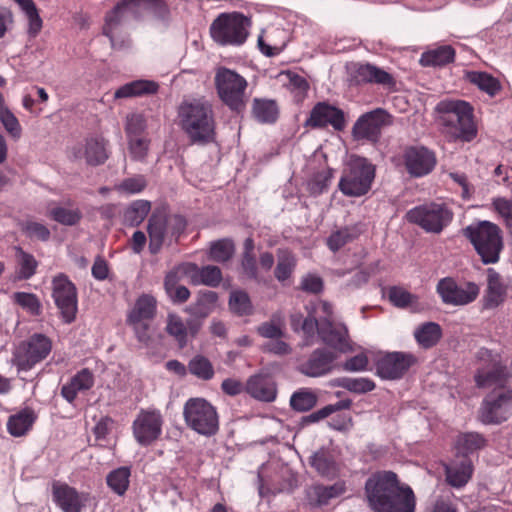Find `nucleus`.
<instances>
[{"instance_id":"052dcab7","label":"nucleus","mask_w":512,"mask_h":512,"mask_svg":"<svg viewBox=\"0 0 512 512\" xmlns=\"http://www.w3.org/2000/svg\"><path fill=\"white\" fill-rule=\"evenodd\" d=\"M127 139L128 149L131 154V157L136 161L145 160L148 154L150 140L146 136L133 137Z\"/></svg>"},{"instance_id":"c85d7f7f","label":"nucleus","mask_w":512,"mask_h":512,"mask_svg":"<svg viewBox=\"0 0 512 512\" xmlns=\"http://www.w3.org/2000/svg\"><path fill=\"white\" fill-rule=\"evenodd\" d=\"M245 391L253 398L271 402L276 397V388L274 383L264 375L251 376L245 385Z\"/></svg>"},{"instance_id":"6e6552de","label":"nucleus","mask_w":512,"mask_h":512,"mask_svg":"<svg viewBox=\"0 0 512 512\" xmlns=\"http://www.w3.org/2000/svg\"><path fill=\"white\" fill-rule=\"evenodd\" d=\"M186 220L181 215L154 213L148 222L149 250L152 254L160 252L164 243L177 241L186 229Z\"/></svg>"},{"instance_id":"bf43d9fd","label":"nucleus","mask_w":512,"mask_h":512,"mask_svg":"<svg viewBox=\"0 0 512 512\" xmlns=\"http://www.w3.org/2000/svg\"><path fill=\"white\" fill-rule=\"evenodd\" d=\"M332 170L324 169L315 173L308 182V190L313 195H319L327 190L332 179Z\"/></svg>"},{"instance_id":"9d476101","label":"nucleus","mask_w":512,"mask_h":512,"mask_svg":"<svg viewBox=\"0 0 512 512\" xmlns=\"http://www.w3.org/2000/svg\"><path fill=\"white\" fill-rule=\"evenodd\" d=\"M157 312V301L149 294L140 295L127 311L126 324L132 329L137 340L148 344L152 335V322Z\"/></svg>"},{"instance_id":"49530a36","label":"nucleus","mask_w":512,"mask_h":512,"mask_svg":"<svg viewBox=\"0 0 512 512\" xmlns=\"http://www.w3.org/2000/svg\"><path fill=\"white\" fill-rule=\"evenodd\" d=\"M130 475V468L119 467L107 475V485L116 494L123 495L129 487Z\"/></svg>"},{"instance_id":"864d4df0","label":"nucleus","mask_w":512,"mask_h":512,"mask_svg":"<svg viewBox=\"0 0 512 512\" xmlns=\"http://www.w3.org/2000/svg\"><path fill=\"white\" fill-rule=\"evenodd\" d=\"M235 246L230 239H221L211 243L210 258L216 262H226L233 256Z\"/></svg>"},{"instance_id":"e2e57ef3","label":"nucleus","mask_w":512,"mask_h":512,"mask_svg":"<svg viewBox=\"0 0 512 512\" xmlns=\"http://www.w3.org/2000/svg\"><path fill=\"white\" fill-rule=\"evenodd\" d=\"M147 186V181L143 175H135L124 179L118 186L117 190L126 194H137L142 192Z\"/></svg>"},{"instance_id":"aec40b11","label":"nucleus","mask_w":512,"mask_h":512,"mask_svg":"<svg viewBox=\"0 0 512 512\" xmlns=\"http://www.w3.org/2000/svg\"><path fill=\"white\" fill-rule=\"evenodd\" d=\"M375 360L376 374L385 380H396L401 378L412 365L413 359L410 354H378Z\"/></svg>"},{"instance_id":"c03bdc74","label":"nucleus","mask_w":512,"mask_h":512,"mask_svg":"<svg viewBox=\"0 0 512 512\" xmlns=\"http://www.w3.org/2000/svg\"><path fill=\"white\" fill-rule=\"evenodd\" d=\"M50 217L66 226L77 225L82 219V212L77 207L56 206L49 211Z\"/></svg>"},{"instance_id":"412c9836","label":"nucleus","mask_w":512,"mask_h":512,"mask_svg":"<svg viewBox=\"0 0 512 512\" xmlns=\"http://www.w3.org/2000/svg\"><path fill=\"white\" fill-rule=\"evenodd\" d=\"M52 496L63 512H81L89 500V494L78 492L75 488L59 482L53 483Z\"/></svg>"},{"instance_id":"69168bd1","label":"nucleus","mask_w":512,"mask_h":512,"mask_svg":"<svg viewBox=\"0 0 512 512\" xmlns=\"http://www.w3.org/2000/svg\"><path fill=\"white\" fill-rule=\"evenodd\" d=\"M0 122L11 137L14 139L20 138L22 133L21 125L16 116L7 108L0 111Z\"/></svg>"},{"instance_id":"393cba45","label":"nucleus","mask_w":512,"mask_h":512,"mask_svg":"<svg viewBox=\"0 0 512 512\" xmlns=\"http://www.w3.org/2000/svg\"><path fill=\"white\" fill-rule=\"evenodd\" d=\"M73 154L76 159H84L89 165H101L109 157L108 141L101 136L87 138L83 145L73 149Z\"/></svg>"},{"instance_id":"2eb2a0df","label":"nucleus","mask_w":512,"mask_h":512,"mask_svg":"<svg viewBox=\"0 0 512 512\" xmlns=\"http://www.w3.org/2000/svg\"><path fill=\"white\" fill-rule=\"evenodd\" d=\"M512 416V390L494 391L487 395L480 408V418L485 424H499Z\"/></svg>"},{"instance_id":"603ef678","label":"nucleus","mask_w":512,"mask_h":512,"mask_svg":"<svg viewBox=\"0 0 512 512\" xmlns=\"http://www.w3.org/2000/svg\"><path fill=\"white\" fill-rule=\"evenodd\" d=\"M188 369L192 375L202 380H210L214 376L211 362L200 354L190 360Z\"/></svg>"},{"instance_id":"bb28decb","label":"nucleus","mask_w":512,"mask_h":512,"mask_svg":"<svg viewBox=\"0 0 512 512\" xmlns=\"http://www.w3.org/2000/svg\"><path fill=\"white\" fill-rule=\"evenodd\" d=\"M346 492L344 481L335 482L332 485L325 486L316 484L307 490V500L314 507L327 505L330 500L340 497Z\"/></svg>"},{"instance_id":"6e6d98bb","label":"nucleus","mask_w":512,"mask_h":512,"mask_svg":"<svg viewBox=\"0 0 512 512\" xmlns=\"http://www.w3.org/2000/svg\"><path fill=\"white\" fill-rule=\"evenodd\" d=\"M18 265L19 270L17 273V278L20 280H26L31 278L37 268V261L35 260L34 256L31 254H28L24 252L22 249H18Z\"/></svg>"},{"instance_id":"20e7f679","label":"nucleus","mask_w":512,"mask_h":512,"mask_svg":"<svg viewBox=\"0 0 512 512\" xmlns=\"http://www.w3.org/2000/svg\"><path fill=\"white\" fill-rule=\"evenodd\" d=\"M479 255L483 264H495L504 248L500 227L490 221H475L461 231Z\"/></svg>"},{"instance_id":"ddd939ff","label":"nucleus","mask_w":512,"mask_h":512,"mask_svg":"<svg viewBox=\"0 0 512 512\" xmlns=\"http://www.w3.org/2000/svg\"><path fill=\"white\" fill-rule=\"evenodd\" d=\"M52 298L59 310L62 321L70 324L75 321L78 312V292L74 283L60 273L52 279Z\"/></svg>"},{"instance_id":"0e129e2a","label":"nucleus","mask_w":512,"mask_h":512,"mask_svg":"<svg viewBox=\"0 0 512 512\" xmlns=\"http://www.w3.org/2000/svg\"><path fill=\"white\" fill-rule=\"evenodd\" d=\"M24 352H50L51 340L43 334H34L24 343Z\"/></svg>"},{"instance_id":"f3484780","label":"nucleus","mask_w":512,"mask_h":512,"mask_svg":"<svg viewBox=\"0 0 512 512\" xmlns=\"http://www.w3.org/2000/svg\"><path fill=\"white\" fill-rule=\"evenodd\" d=\"M304 125L312 129L332 126L334 130L342 131L346 125L345 114L343 110L328 102H318L312 108Z\"/></svg>"},{"instance_id":"f8f14e48","label":"nucleus","mask_w":512,"mask_h":512,"mask_svg":"<svg viewBox=\"0 0 512 512\" xmlns=\"http://www.w3.org/2000/svg\"><path fill=\"white\" fill-rule=\"evenodd\" d=\"M187 425L202 435H213L218 430V415L215 408L203 398H191L184 405Z\"/></svg>"},{"instance_id":"7ed1b4c3","label":"nucleus","mask_w":512,"mask_h":512,"mask_svg":"<svg viewBox=\"0 0 512 512\" xmlns=\"http://www.w3.org/2000/svg\"><path fill=\"white\" fill-rule=\"evenodd\" d=\"M163 7L162 0H122L106 13L102 33L109 38L113 48L121 49L128 44L122 33L123 26L130 19H137L147 11H160Z\"/></svg>"},{"instance_id":"f704fd0d","label":"nucleus","mask_w":512,"mask_h":512,"mask_svg":"<svg viewBox=\"0 0 512 512\" xmlns=\"http://www.w3.org/2000/svg\"><path fill=\"white\" fill-rule=\"evenodd\" d=\"M456 51L451 45H441L422 53L420 64L424 67H442L452 63Z\"/></svg>"},{"instance_id":"7c9ffc66","label":"nucleus","mask_w":512,"mask_h":512,"mask_svg":"<svg viewBox=\"0 0 512 512\" xmlns=\"http://www.w3.org/2000/svg\"><path fill=\"white\" fill-rule=\"evenodd\" d=\"M187 272H191L190 281L193 285L216 287L222 280L221 270L217 266L208 265L199 268L195 264H187Z\"/></svg>"},{"instance_id":"f257e3e1","label":"nucleus","mask_w":512,"mask_h":512,"mask_svg":"<svg viewBox=\"0 0 512 512\" xmlns=\"http://www.w3.org/2000/svg\"><path fill=\"white\" fill-rule=\"evenodd\" d=\"M365 494L373 512H415L413 490L392 471L373 473L365 483Z\"/></svg>"},{"instance_id":"4c0bfd02","label":"nucleus","mask_w":512,"mask_h":512,"mask_svg":"<svg viewBox=\"0 0 512 512\" xmlns=\"http://www.w3.org/2000/svg\"><path fill=\"white\" fill-rule=\"evenodd\" d=\"M36 419L35 412L30 408H25L9 417L7 430L14 437H21L32 428Z\"/></svg>"},{"instance_id":"9b49d317","label":"nucleus","mask_w":512,"mask_h":512,"mask_svg":"<svg viewBox=\"0 0 512 512\" xmlns=\"http://www.w3.org/2000/svg\"><path fill=\"white\" fill-rule=\"evenodd\" d=\"M406 218L426 232L439 234L452 221L453 212L444 204L432 202L410 209Z\"/></svg>"},{"instance_id":"a211bd4d","label":"nucleus","mask_w":512,"mask_h":512,"mask_svg":"<svg viewBox=\"0 0 512 512\" xmlns=\"http://www.w3.org/2000/svg\"><path fill=\"white\" fill-rule=\"evenodd\" d=\"M163 418L155 409L141 410L133 422V435L141 445H149L162 432Z\"/></svg>"},{"instance_id":"cd10ccee","label":"nucleus","mask_w":512,"mask_h":512,"mask_svg":"<svg viewBox=\"0 0 512 512\" xmlns=\"http://www.w3.org/2000/svg\"><path fill=\"white\" fill-rule=\"evenodd\" d=\"M507 288L498 272L493 268L487 269V288L483 297V308L498 307L505 299Z\"/></svg>"},{"instance_id":"338daca9","label":"nucleus","mask_w":512,"mask_h":512,"mask_svg":"<svg viewBox=\"0 0 512 512\" xmlns=\"http://www.w3.org/2000/svg\"><path fill=\"white\" fill-rule=\"evenodd\" d=\"M282 327V321L279 318L276 319L273 317L270 321L264 322L258 326L257 332L262 337L279 340L283 335Z\"/></svg>"},{"instance_id":"a878e982","label":"nucleus","mask_w":512,"mask_h":512,"mask_svg":"<svg viewBox=\"0 0 512 512\" xmlns=\"http://www.w3.org/2000/svg\"><path fill=\"white\" fill-rule=\"evenodd\" d=\"M200 328V323L196 320H189L185 324L182 318L174 313L167 316L166 332L175 339L179 348H184L188 341V336H194Z\"/></svg>"},{"instance_id":"39448f33","label":"nucleus","mask_w":512,"mask_h":512,"mask_svg":"<svg viewBox=\"0 0 512 512\" xmlns=\"http://www.w3.org/2000/svg\"><path fill=\"white\" fill-rule=\"evenodd\" d=\"M437 110L444 132L454 139L471 141L477 134L473 119V107L462 100H443Z\"/></svg>"},{"instance_id":"79ce46f5","label":"nucleus","mask_w":512,"mask_h":512,"mask_svg":"<svg viewBox=\"0 0 512 512\" xmlns=\"http://www.w3.org/2000/svg\"><path fill=\"white\" fill-rule=\"evenodd\" d=\"M414 337L422 348L429 349L441 339L442 329L435 322H425L415 329Z\"/></svg>"},{"instance_id":"4d7b16f0","label":"nucleus","mask_w":512,"mask_h":512,"mask_svg":"<svg viewBox=\"0 0 512 512\" xmlns=\"http://www.w3.org/2000/svg\"><path fill=\"white\" fill-rule=\"evenodd\" d=\"M229 307L232 312L238 315H248L252 311V305L248 294L237 290L230 294Z\"/></svg>"},{"instance_id":"37998d69","label":"nucleus","mask_w":512,"mask_h":512,"mask_svg":"<svg viewBox=\"0 0 512 512\" xmlns=\"http://www.w3.org/2000/svg\"><path fill=\"white\" fill-rule=\"evenodd\" d=\"M466 78L491 97H494L501 90L499 80L486 72L470 71L467 72Z\"/></svg>"},{"instance_id":"a18cd8bd","label":"nucleus","mask_w":512,"mask_h":512,"mask_svg":"<svg viewBox=\"0 0 512 512\" xmlns=\"http://www.w3.org/2000/svg\"><path fill=\"white\" fill-rule=\"evenodd\" d=\"M310 463L316 471L324 477H335L338 473V465L325 451L316 452L311 457Z\"/></svg>"},{"instance_id":"dca6fc26","label":"nucleus","mask_w":512,"mask_h":512,"mask_svg":"<svg viewBox=\"0 0 512 512\" xmlns=\"http://www.w3.org/2000/svg\"><path fill=\"white\" fill-rule=\"evenodd\" d=\"M392 116L384 109L377 108L361 115L352 128V134L357 140L377 142L382 129L392 124Z\"/></svg>"},{"instance_id":"ea45409f","label":"nucleus","mask_w":512,"mask_h":512,"mask_svg":"<svg viewBox=\"0 0 512 512\" xmlns=\"http://www.w3.org/2000/svg\"><path fill=\"white\" fill-rule=\"evenodd\" d=\"M296 266L297 258L291 250L287 248L277 250V264L274 270V276L279 282L285 283L286 280L291 278Z\"/></svg>"},{"instance_id":"6ab92c4d","label":"nucleus","mask_w":512,"mask_h":512,"mask_svg":"<svg viewBox=\"0 0 512 512\" xmlns=\"http://www.w3.org/2000/svg\"><path fill=\"white\" fill-rule=\"evenodd\" d=\"M510 376L511 373L507 366L502 365L491 354H486L485 358H481V366L477 369L474 378L477 387L491 388L503 387Z\"/></svg>"},{"instance_id":"13d9d810","label":"nucleus","mask_w":512,"mask_h":512,"mask_svg":"<svg viewBox=\"0 0 512 512\" xmlns=\"http://www.w3.org/2000/svg\"><path fill=\"white\" fill-rule=\"evenodd\" d=\"M146 119L140 113H131L127 115L125 122V132L127 138L144 136L146 130Z\"/></svg>"},{"instance_id":"2f4dec72","label":"nucleus","mask_w":512,"mask_h":512,"mask_svg":"<svg viewBox=\"0 0 512 512\" xmlns=\"http://www.w3.org/2000/svg\"><path fill=\"white\" fill-rule=\"evenodd\" d=\"M159 85L151 80H135L119 87L115 93V99L140 97L157 93Z\"/></svg>"},{"instance_id":"72a5a7b5","label":"nucleus","mask_w":512,"mask_h":512,"mask_svg":"<svg viewBox=\"0 0 512 512\" xmlns=\"http://www.w3.org/2000/svg\"><path fill=\"white\" fill-rule=\"evenodd\" d=\"M94 384L92 373L88 369L78 372L67 384L61 389L62 396L68 401L73 402L79 392L89 390Z\"/></svg>"},{"instance_id":"423d86ee","label":"nucleus","mask_w":512,"mask_h":512,"mask_svg":"<svg viewBox=\"0 0 512 512\" xmlns=\"http://www.w3.org/2000/svg\"><path fill=\"white\" fill-rule=\"evenodd\" d=\"M214 83L217 95L224 105L236 113L245 111L248 102V82L242 75L232 69L219 67L215 73Z\"/></svg>"},{"instance_id":"de8ad7c7","label":"nucleus","mask_w":512,"mask_h":512,"mask_svg":"<svg viewBox=\"0 0 512 512\" xmlns=\"http://www.w3.org/2000/svg\"><path fill=\"white\" fill-rule=\"evenodd\" d=\"M317 399L318 397L313 390L302 388L292 394L290 405L296 411L305 412L317 404Z\"/></svg>"},{"instance_id":"4468645a","label":"nucleus","mask_w":512,"mask_h":512,"mask_svg":"<svg viewBox=\"0 0 512 512\" xmlns=\"http://www.w3.org/2000/svg\"><path fill=\"white\" fill-rule=\"evenodd\" d=\"M436 292L446 305L465 306L474 302L480 293V287L474 282L459 285L452 277L440 279Z\"/></svg>"},{"instance_id":"473e14b6","label":"nucleus","mask_w":512,"mask_h":512,"mask_svg":"<svg viewBox=\"0 0 512 512\" xmlns=\"http://www.w3.org/2000/svg\"><path fill=\"white\" fill-rule=\"evenodd\" d=\"M159 85L151 80H135L119 87L115 93V99L140 97L157 93Z\"/></svg>"},{"instance_id":"5fc2aeb1","label":"nucleus","mask_w":512,"mask_h":512,"mask_svg":"<svg viewBox=\"0 0 512 512\" xmlns=\"http://www.w3.org/2000/svg\"><path fill=\"white\" fill-rule=\"evenodd\" d=\"M12 300L31 315L38 316L41 314V303L33 293L15 292L12 295Z\"/></svg>"},{"instance_id":"f03ea898","label":"nucleus","mask_w":512,"mask_h":512,"mask_svg":"<svg viewBox=\"0 0 512 512\" xmlns=\"http://www.w3.org/2000/svg\"><path fill=\"white\" fill-rule=\"evenodd\" d=\"M178 127L192 144L206 145L215 140L216 120L212 103L204 97L185 98L177 107Z\"/></svg>"},{"instance_id":"c756f323","label":"nucleus","mask_w":512,"mask_h":512,"mask_svg":"<svg viewBox=\"0 0 512 512\" xmlns=\"http://www.w3.org/2000/svg\"><path fill=\"white\" fill-rule=\"evenodd\" d=\"M472 473V463L467 458H462L458 462L445 466L446 481L455 488L465 486L470 480Z\"/></svg>"},{"instance_id":"c9c22d12","label":"nucleus","mask_w":512,"mask_h":512,"mask_svg":"<svg viewBox=\"0 0 512 512\" xmlns=\"http://www.w3.org/2000/svg\"><path fill=\"white\" fill-rule=\"evenodd\" d=\"M336 354H313L305 363L300 365V371L311 377L324 375L332 370Z\"/></svg>"},{"instance_id":"3c124183","label":"nucleus","mask_w":512,"mask_h":512,"mask_svg":"<svg viewBox=\"0 0 512 512\" xmlns=\"http://www.w3.org/2000/svg\"><path fill=\"white\" fill-rule=\"evenodd\" d=\"M485 445L484 438L478 433H464L458 436L456 449L461 454L472 453Z\"/></svg>"},{"instance_id":"0eeeda50","label":"nucleus","mask_w":512,"mask_h":512,"mask_svg":"<svg viewBox=\"0 0 512 512\" xmlns=\"http://www.w3.org/2000/svg\"><path fill=\"white\" fill-rule=\"evenodd\" d=\"M375 179V166L366 158L351 156L338 183L339 190L348 197L366 195Z\"/></svg>"},{"instance_id":"b1692460","label":"nucleus","mask_w":512,"mask_h":512,"mask_svg":"<svg viewBox=\"0 0 512 512\" xmlns=\"http://www.w3.org/2000/svg\"><path fill=\"white\" fill-rule=\"evenodd\" d=\"M319 337L326 345L337 352H350L354 349L348 335V329L341 323L321 322Z\"/></svg>"},{"instance_id":"8fccbe9b","label":"nucleus","mask_w":512,"mask_h":512,"mask_svg":"<svg viewBox=\"0 0 512 512\" xmlns=\"http://www.w3.org/2000/svg\"><path fill=\"white\" fill-rule=\"evenodd\" d=\"M337 386L356 394H364L370 392L376 387L375 382L366 377H344L337 380Z\"/></svg>"},{"instance_id":"4be33fe9","label":"nucleus","mask_w":512,"mask_h":512,"mask_svg":"<svg viewBox=\"0 0 512 512\" xmlns=\"http://www.w3.org/2000/svg\"><path fill=\"white\" fill-rule=\"evenodd\" d=\"M351 78L357 84H377L386 88H394V77L384 69L370 64L357 63L351 67Z\"/></svg>"},{"instance_id":"58836bf2","label":"nucleus","mask_w":512,"mask_h":512,"mask_svg":"<svg viewBox=\"0 0 512 512\" xmlns=\"http://www.w3.org/2000/svg\"><path fill=\"white\" fill-rule=\"evenodd\" d=\"M252 115L260 123H274L279 115L278 105L272 99L254 98L252 102Z\"/></svg>"},{"instance_id":"09e8293b","label":"nucleus","mask_w":512,"mask_h":512,"mask_svg":"<svg viewBox=\"0 0 512 512\" xmlns=\"http://www.w3.org/2000/svg\"><path fill=\"white\" fill-rule=\"evenodd\" d=\"M282 76L286 78L287 82L285 85L293 94L294 99L297 102L302 101L309 90V83L307 80L303 76L292 71L283 72Z\"/></svg>"},{"instance_id":"774afa93","label":"nucleus","mask_w":512,"mask_h":512,"mask_svg":"<svg viewBox=\"0 0 512 512\" xmlns=\"http://www.w3.org/2000/svg\"><path fill=\"white\" fill-rule=\"evenodd\" d=\"M494 210L503 218L508 229L512 230V202L504 197L492 200Z\"/></svg>"},{"instance_id":"1a4fd4ad","label":"nucleus","mask_w":512,"mask_h":512,"mask_svg":"<svg viewBox=\"0 0 512 512\" xmlns=\"http://www.w3.org/2000/svg\"><path fill=\"white\" fill-rule=\"evenodd\" d=\"M249 25V19L241 13H222L212 22L210 34L220 45L238 46L246 41Z\"/></svg>"},{"instance_id":"680f3d73","label":"nucleus","mask_w":512,"mask_h":512,"mask_svg":"<svg viewBox=\"0 0 512 512\" xmlns=\"http://www.w3.org/2000/svg\"><path fill=\"white\" fill-rule=\"evenodd\" d=\"M151 204L146 200H137L131 204L126 212V217L132 224H140L148 215Z\"/></svg>"},{"instance_id":"a19ab883","label":"nucleus","mask_w":512,"mask_h":512,"mask_svg":"<svg viewBox=\"0 0 512 512\" xmlns=\"http://www.w3.org/2000/svg\"><path fill=\"white\" fill-rule=\"evenodd\" d=\"M361 232L358 225L342 227L331 233L327 238L326 244L332 252H337L345 245L356 240Z\"/></svg>"},{"instance_id":"5701e85b","label":"nucleus","mask_w":512,"mask_h":512,"mask_svg":"<svg viewBox=\"0 0 512 512\" xmlns=\"http://www.w3.org/2000/svg\"><path fill=\"white\" fill-rule=\"evenodd\" d=\"M404 163L410 175L422 177L433 170L436 165V157L427 148L410 147L404 153Z\"/></svg>"},{"instance_id":"e433bc0d","label":"nucleus","mask_w":512,"mask_h":512,"mask_svg":"<svg viewBox=\"0 0 512 512\" xmlns=\"http://www.w3.org/2000/svg\"><path fill=\"white\" fill-rule=\"evenodd\" d=\"M218 295L206 290L198 293L196 301L187 308V312L196 319L208 317L217 307Z\"/></svg>"}]
</instances>
